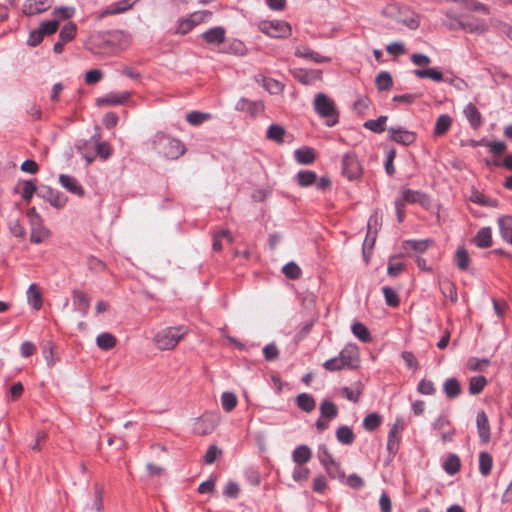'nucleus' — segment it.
<instances>
[{
	"instance_id": "603ef678",
	"label": "nucleus",
	"mask_w": 512,
	"mask_h": 512,
	"mask_svg": "<svg viewBox=\"0 0 512 512\" xmlns=\"http://www.w3.org/2000/svg\"><path fill=\"white\" fill-rule=\"evenodd\" d=\"M382 422V418L378 413H370L363 420V427L368 431L376 430Z\"/></svg>"
},
{
	"instance_id": "de8ad7c7",
	"label": "nucleus",
	"mask_w": 512,
	"mask_h": 512,
	"mask_svg": "<svg viewBox=\"0 0 512 512\" xmlns=\"http://www.w3.org/2000/svg\"><path fill=\"white\" fill-rule=\"evenodd\" d=\"M225 53L233 54L236 56H244L247 53L245 44L237 39H234L224 50Z\"/></svg>"
},
{
	"instance_id": "c03bdc74",
	"label": "nucleus",
	"mask_w": 512,
	"mask_h": 512,
	"mask_svg": "<svg viewBox=\"0 0 512 512\" xmlns=\"http://www.w3.org/2000/svg\"><path fill=\"white\" fill-rule=\"evenodd\" d=\"M352 333L362 342L367 343L371 341V335L367 327L360 323L355 322L353 323L352 327Z\"/></svg>"
},
{
	"instance_id": "cd10ccee",
	"label": "nucleus",
	"mask_w": 512,
	"mask_h": 512,
	"mask_svg": "<svg viewBox=\"0 0 512 512\" xmlns=\"http://www.w3.org/2000/svg\"><path fill=\"white\" fill-rule=\"evenodd\" d=\"M400 433L398 422L395 423L389 431L387 449L390 454L395 455L399 449V437Z\"/></svg>"
},
{
	"instance_id": "20e7f679",
	"label": "nucleus",
	"mask_w": 512,
	"mask_h": 512,
	"mask_svg": "<svg viewBox=\"0 0 512 512\" xmlns=\"http://www.w3.org/2000/svg\"><path fill=\"white\" fill-rule=\"evenodd\" d=\"M314 109L322 118H327V125L333 126L337 123L338 113L334 102L324 93H318L314 98Z\"/></svg>"
},
{
	"instance_id": "a211bd4d",
	"label": "nucleus",
	"mask_w": 512,
	"mask_h": 512,
	"mask_svg": "<svg viewBox=\"0 0 512 512\" xmlns=\"http://www.w3.org/2000/svg\"><path fill=\"white\" fill-rule=\"evenodd\" d=\"M59 182L63 188H65L68 192L75 194L77 196L84 195V189L79 184V182L72 176L61 174L59 176Z\"/></svg>"
},
{
	"instance_id": "393cba45",
	"label": "nucleus",
	"mask_w": 512,
	"mask_h": 512,
	"mask_svg": "<svg viewBox=\"0 0 512 512\" xmlns=\"http://www.w3.org/2000/svg\"><path fill=\"white\" fill-rule=\"evenodd\" d=\"M295 56L310 59L311 61H313L315 63H324V62L330 61L329 57L322 56L318 52H315L306 47H304V48L298 47L295 50Z\"/></svg>"
},
{
	"instance_id": "8fccbe9b",
	"label": "nucleus",
	"mask_w": 512,
	"mask_h": 512,
	"mask_svg": "<svg viewBox=\"0 0 512 512\" xmlns=\"http://www.w3.org/2000/svg\"><path fill=\"white\" fill-rule=\"evenodd\" d=\"M261 81H262V86L270 94L277 95V94L281 93L283 90V85L279 81H277L273 78L261 77Z\"/></svg>"
},
{
	"instance_id": "5fc2aeb1",
	"label": "nucleus",
	"mask_w": 512,
	"mask_h": 512,
	"mask_svg": "<svg viewBox=\"0 0 512 512\" xmlns=\"http://www.w3.org/2000/svg\"><path fill=\"white\" fill-rule=\"evenodd\" d=\"M222 239H226L228 242L233 241V237L228 230H221L216 232L213 236V250L220 251L222 249Z\"/></svg>"
},
{
	"instance_id": "39448f33",
	"label": "nucleus",
	"mask_w": 512,
	"mask_h": 512,
	"mask_svg": "<svg viewBox=\"0 0 512 512\" xmlns=\"http://www.w3.org/2000/svg\"><path fill=\"white\" fill-rule=\"evenodd\" d=\"M260 30L274 38L287 37L291 33L290 25L285 21H264L260 23Z\"/></svg>"
},
{
	"instance_id": "4be33fe9",
	"label": "nucleus",
	"mask_w": 512,
	"mask_h": 512,
	"mask_svg": "<svg viewBox=\"0 0 512 512\" xmlns=\"http://www.w3.org/2000/svg\"><path fill=\"white\" fill-rule=\"evenodd\" d=\"M500 235L504 241L512 244V217L502 216L498 219Z\"/></svg>"
},
{
	"instance_id": "72a5a7b5",
	"label": "nucleus",
	"mask_w": 512,
	"mask_h": 512,
	"mask_svg": "<svg viewBox=\"0 0 512 512\" xmlns=\"http://www.w3.org/2000/svg\"><path fill=\"white\" fill-rule=\"evenodd\" d=\"M336 438L344 445H351L355 440V434L350 427L343 425L336 430Z\"/></svg>"
},
{
	"instance_id": "f704fd0d",
	"label": "nucleus",
	"mask_w": 512,
	"mask_h": 512,
	"mask_svg": "<svg viewBox=\"0 0 512 512\" xmlns=\"http://www.w3.org/2000/svg\"><path fill=\"white\" fill-rule=\"evenodd\" d=\"M97 346L102 350H110L115 347L117 340L111 333L104 332L96 338Z\"/></svg>"
},
{
	"instance_id": "3c124183",
	"label": "nucleus",
	"mask_w": 512,
	"mask_h": 512,
	"mask_svg": "<svg viewBox=\"0 0 512 512\" xmlns=\"http://www.w3.org/2000/svg\"><path fill=\"white\" fill-rule=\"evenodd\" d=\"M297 183L302 187H308L316 182V174L313 171H300L296 175Z\"/></svg>"
},
{
	"instance_id": "aec40b11",
	"label": "nucleus",
	"mask_w": 512,
	"mask_h": 512,
	"mask_svg": "<svg viewBox=\"0 0 512 512\" xmlns=\"http://www.w3.org/2000/svg\"><path fill=\"white\" fill-rule=\"evenodd\" d=\"M466 119L468 120L469 124L474 129H478L482 125V116L478 108L472 104L469 103L465 106L463 111Z\"/></svg>"
},
{
	"instance_id": "5701e85b",
	"label": "nucleus",
	"mask_w": 512,
	"mask_h": 512,
	"mask_svg": "<svg viewBox=\"0 0 512 512\" xmlns=\"http://www.w3.org/2000/svg\"><path fill=\"white\" fill-rule=\"evenodd\" d=\"M311 457L312 451L307 445L297 446L292 453L293 461L299 466L309 462Z\"/></svg>"
},
{
	"instance_id": "338daca9",
	"label": "nucleus",
	"mask_w": 512,
	"mask_h": 512,
	"mask_svg": "<svg viewBox=\"0 0 512 512\" xmlns=\"http://www.w3.org/2000/svg\"><path fill=\"white\" fill-rule=\"evenodd\" d=\"M472 200L475 203H478V204H481V205H484V206H490V207H497L498 206V201L496 199L488 198L485 195H483L481 193H478V192H476L473 195Z\"/></svg>"
},
{
	"instance_id": "4c0bfd02",
	"label": "nucleus",
	"mask_w": 512,
	"mask_h": 512,
	"mask_svg": "<svg viewBox=\"0 0 512 512\" xmlns=\"http://www.w3.org/2000/svg\"><path fill=\"white\" fill-rule=\"evenodd\" d=\"M286 131L284 127L278 124H272L268 127L266 137L276 143H282L284 141V135Z\"/></svg>"
},
{
	"instance_id": "9d476101",
	"label": "nucleus",
	"mask_w": 512,
	"mask_h": 512,
	"mask_svg": "<svg viewBox=\"0 0 512 512\" xmlns=\"http://www.w3.org/2000/svg\"><path fill=\"white\" fill-rule=\"evenodd\" d=\"M342 365L354 369L359 363V352L356 345L348 344L339 353Z\"/></svg>"
},
{
	"instance_id": "e2e57ef3",
	"label": "nucleus",
	"mask_w": 512,
	"mask_h": 512,
	"mask_svg": "<svg viewBox=\"0 0 512 512\" xmlns=\"http://www.w3.org/2000/svg\"><path fill=\"white\" fill-rule=\"evenodd\" d=\"M382 290H383V294H384L385 301H386L387 305H389L391 307H397L400 302L397 293L391 287H388V286L383 287Z\"/></svg>"
},
{
	"instance_id": "7c9ffc66",
	"label": "nucleus",
	"mask_w": 512,
	"mask_h": 512,
	"mask_svg": "<svg viewBox=\"0 0 512 512\" xmlns=\"http://www.w3.org/2000/svg\"><path fill=\"white\" fill-rule=\"evenodd\" d=\"M295 159L300 164H311L315 160V152L312 148L302 147L294 152Z\"/></svg>"
},
{
	"instance_id": "0eeeda50",
	"label": "nucleus",
	"mask_w": 512,
	"mask_h": 512,
	"mask_svg": "<svg viewBox=\"0 0 512 512\" xmlns=\"http://www.w3.org/2000/svg\"><path fill=\"white\" fill-rule=\"evenodd\" d=\"M446 16L448 18H454L461 29L470 33L482 34L488 30V25L484 20L476 19L474 21H464L452 11H448Z\"/></svg>"
},
{
	"instance_id": "4468645a",
	"label": "nucleus",
	"mask_w": 512,
	"mask_h": 512,
	"mask_svg": "<svg viewBox=\"0 0 512 512\" xmlns=\"http://www.w3.org/2000/svg\"><path fill=\"white\" fill-rule=\"evenodd\" d=\"M217 425V418L213 415H205L195 422L194 431L199 435H207L214 431Z\"/></svg>"
},
{
	"instance_id": "ea45409f",
	"label": "nucleus",
	"mask_w": 512,
	"mask_h": 512,
	"mask_svg": "<svg viewBox=\"0 0 512 512\" xmlns=\"http://www.w3.org/2000/svg\"><path fill=\"white\" fill-rule=\"evenodd\" d=\"M387 119V116L382 115L375 120H367L363 126L374 133H382L385 131Z\"/></svg>"
},
{
	"instance_id": "6ab92c4d",
	"label": "nucleus",
	"mask_w": 512,
	"mask_h": 512,
	"mask_svg": "<svg viewBox=\"0 0 512 512\" xmlns=\"http://www.w3.org/2000/svg\"><path fill=\"white\" fill-rule=\"evenodd\" d=\"M138 0H121L117 3L111 4L107 9L101 12L100 18L108 15L123 13L131 9Z\"/></svg>"
},
{
	"instance_id": "6e6d98bb",
	"label": "nucleus",
	"mask_w": 512,
	"mask_h": 512,
	"mask_svg": "<svg viewBox=\"0 0 512 512\" xmlns=\"http://www.w3.org/2000/svg\"><path fill=\"white\" fill-rule=\"evenodd\" d=\"M210 118L211 115L209 113H203L198 111H192L186 115L187 122L194 126L200 125Z\"/></svg>"
},
{
	"instance_id": "b1692460",
	"label": "nucleus",
	"mask_w": 512,
	"mask_h": 512,
	"mask_svg": "<svg viewBox=\"0 0 512 512\" xmlns=\"http://www.w3.org/2000/svg\"><path fill=\"white\" fill-rule=\"evenodd\" d=\"M129 97H130V93H128V92H123L120 94L111 93L105 97L98 98L97 104L99 106L123 104L124 102H126L128 100Z\"/></svg>"
},
{
	"instance_id": "13d9d810",
	"label": "nucleus",
	"mask_w": 512,
	"mask_h": 512,
	"mask_svg": "<svg viewBox=\"0 0 512 512\" xmlns=\"http://www.w3.org/2000/svg\"><path fill=\"white\" fill-rule=\"evenodd\" d=\"M283 274L292 280L298 279L301 276V269L300 267L293 261L287 263L282 268Z\"/></svg>"
},
{
	"instance_id": "7ed1b4c3",
	"label": "nucleus",
	"mask_w": 512,
	"mask_h": 512,
	"mask_svg": "<svg viewBox=\"0 0 512 512\" xmlns=\"http://www.w3.org/2000/svg\"><path fill=\"white\" fill-rule=\"evenodd\" d=\"M27 217L30 224V241L35 244L44 242L50 237V231L43 224V219L36 211L35 207L27 211Z\"/></svg>"
},
{
	"instance_id": "a878e982",
	"label": "nucleus",
	"mask_w": 512,
	"mask_h": 512,
	"mask_svg": "<svg viewBox=\"0 0 512 512\" xmlns=\"http://www.w3.org/2000/svg\"><path fill=\"white\" fill-rule=\"evenodd\" d=\"M474 242L479 248H488L492 245V231L490 227L481 228L475 238Z\"/></svg>"
},
{
	"instance_id": "f03ea898",
	"label": "nucleus",
	"mask_w": 512,
	"mask_h": 512,
	"mask_svg": "<svg viewBox=\"0 0 512 512\" xmlns=\"http://www.w3.org/2000/svg\"><path fill=\"white\" fill-rule=\"evenodd\" d=\"M186 333L187 329L184 326L164 328L156 333L154 342L160 350H171Z\"/></svg>"
},
{
	"instance_id": "c756f323",
	"label": "nucleus",
	"mask_w": 512,
	"mask_h": 512,
	"mask_svg": "<svg viewBox=\"0 0 512 512\" xmlns=\"http://www.w3.org/2000/svg\"><path fill=\"white\" fill-rule=\"evenodd\" d=\"M297 406L304 412H311L316 407L315 399L308 393H301L296 398Z\"/></svg>"
},
{
	"instance_id": "09e8293b",
	"label": "nucleus",
	"mask_w": 512,
	"mask_h": 512,
	"mask_svg": "<svg viewBox=\"0 0 512 512\" xmlns=\"http://www.w3.org/2000/svg\"><path fill=\"white\" fill-rule=\"evenodd\" d=\"M487 384V380L484 376H474L469 381V392L472 395H477L482 392Z\"/></svg>"
},
{
	"instance_id": "58836bf2",
	"label": "nucleus",
	"mask_w": 512,
	"mask_h": 512,
	"mask_svg": "<svg viewBox=\"0 0 512 512\" xmlns=\"http://www.w3.org/2000/svg\"><path fill=\"white\" fill-rule=\"evenodd\" d=\"M455 263L458 269L466 271L470 265V256L464 247H459L455 253Z\"/></svg>"
},
{
	"instance_id": "052dcab7",
	"label": "nucleus",
	"mask_w": 512,
	"mask_h": 512,
	"mask_svg": "<svg viewBox=\"0 0 512 512\" xmlns=\"http://www.w3.org/2000/svg\"><path fill=\"white\" fill-rule=\"evenodd\" d=\"M92 509L96 512H102L103 510V487L96 484L94 486V500L92 503Z\"/></svg>"
},
{
	"instance_id": "dca6fc26",
	"label": "nucleus",
	"mask_w": 512,
	"mask_h": 512,
	"mask_svg": "<svg viewBox=\"0 0 512 512\" xmlns=\"http://www.w3.org/2000/svg\"><path fill=\"white\" fill-rule=\"evenodd\" d=\"M50 8L49 0H27L23 6V13L28 16L42 13Z\"/></svg>"
},
{
	"instance_id": "bf43d9fd",
	"label": "nucleus",
	"mask_w": 512,
	"mask_h": 512,
	"mask_svg": "<svg viewBox=\"0 0 512 512\" xmlns=\"http://www.w3.org/2000/svg\"><path fill=\"white\" fill-rule=\"evenodd\" d=\"M444 470L450 474L453 475L460 469V459L456 455H450L443 464Z\"/></svg>"
},
{
	"instance_id": "1a4fd4ad",
	"label": "nucleus",
	"mask_w": 512,
	"mask_h": 512,
	"mask_svg": "<svg viewBox=\"0 0 512 512\" xmlns=\"http://www.w3.org/2000/svg\"><path fill=\"white\" fill-rule=\"evenodd\" d=\"M37 195L49 202L55 208H62L67 202V198L62 193L48 186L41 187L38 190Z\"/></svg>"
},
{
	"instance_id": "69168bd1",
	"label": "nucleus",
	"mask_w": 512,
	"mask_h": 512,
	"mask_svg": "<svg viewBox=\"0 0 512 512\" xmlns=\"http://www.w3.org/2000/svg\"><path fill=\"white\" fill-rule=\"evenodd\" d=\"M58 26L59 22L57 20H51L42 22L39 26V29L43 35H52L57 31Z\"/></svg>"
},
{
	"instance_id": "680f3d73",
	"label": "nucleus",
	"mask_w": 512,
	"mask_h": 512,
	"mask_svg": "<svg viewBox=\"0 0 512 512\" xmlns=\"http://www.w3.org/2000/svg\"><path fill=\"white\" fill-rule=\"evenodd\" d=\"M422 198H424V194H422L418 191L405 189L402 191V198H400L399 200H403V204L405 202L417 203V202H421Z\"/></svg>"
},
{
	"instance_id": "ddd939ff",
	"label": "nucleus",
	"mask_w": 512,
	"mask_h": 512,
	"mask_svg": "<svg viewBox=\"0 0 512 512\" xmlns=\"http://www.w3.org/2000/svg\"><path fill=\"white\" fill-rule=\"evenodd\" d=\"M72 300L75 310L79 311L83 317L88 313L90 307V297L85 292L75 289L72 292Z\"/></svg>"
},
{
	"instance_id": "412c9836",
	"label": "nucleus",
	"mask_w": 512,
	"mask_h": 512,
	"mask_svg": "<svg viewBox=\"0 0 512 512\" xmlns=\"http://www.w3.org/2000/svg\"><path fill=\"white\" fill-rule=\"evenodd\" d=\"M431 244H432V241L430 239L406 240L403 242L402 247L406 253H409L410 251H414L417 253H423L428 249V247Z\"/></svg>"
},
{
	"instance_id": "2eb2a0df",
	"label": "nucleus",
	"mask_w": 512,
	"mask_h": 512,
	"mask_svg": "<svg viewBox=\"0 0 512 512\" xmlns=\"http://www.w3.org/2000/svg\"><path fill=\"white\" fill-rule=\"evenodd\" d=\"M476 425L478 430V435L483 443H487L490 440V425L488 421V417L484 411H480L477 413L476 417Z\"/></svg>"
},
{
	"instance_id": "a18cd8bd",
	"label": "nucleus",
	"mask_w": 512,
	"mask_h": 512,
	"mask_svg": "<svg viewBox=\"0 0 512 512\" xmlns=\"http://www.w3.org/2000/svg\"><path fill=\"white\" fill-rule=\"evenodd\" d=\"M452 124V118L449 115H440L436 121L434 133L436 135H442L446 133Z\"/></svg>"
},
{
	"instance_id": "864d4df0",
	"label": "nucleus",
	"mask_w": 512,
	"mask_h": 512,
	"mask_svg": "<svg viewBox=\"0 0 512 512\" xmlns=\"http://www.w3.org/2000/svg\"><path fill=\"white\" fill-rule=\"evenodd\" d=\"M211 16H212V12H210L208 10H201V11H196V12L191 13L188 16V19H189L190 23L192 24V26L195 27V26L209 20Z\"/></svg>"
},
{
	"instance_id": "4d7b16f0",
	"label": "nucleus",
	"mask_w": 512,
	"mask_h": 512,
	"mask_svg": "<svg viewBox=\"0 0 512 512\" xmlns=\"http://www.w3.org/2000/svg\"><path fill=\"white\" fill-rule=\"evenodd\" d=\"M237 397L232 392H224L221 396V404L225 411H232L237 405Z\"/></svg>"
},
{
	"instance_id": "a19ab883",
	"label": "nucleus",
	"mask_w": 512,
	"mask_h": 512,
	"mask_svg": "<svg viewBox=\"0 0 512 512\" xmlns=\"http://www.w3.org/2000/svg\"><path fill=\"white\" fill-rule=\"evenodd\" d=\"M91 141H93L92 149H95V156L98 155L102 159H107L110 156L111 152L108 143L99 142L97 135L92 136Z\"/></svg>"
},
{
	"instance_id": "f8f14e48",
	"label": "nucleus",
	"mask_w": 512,
	"mask_h": 512,
	"mask_svg": "<svg viewBox=\"0 0 512 512\" xmlns=\"http://www.w3.org/2000/svg\"><path fill=\"white\" fill-rule=\"evenodd\" d=\"M264 108V103L261 100L251 101L244 97L240 98L235 105L237 111H246L251 116H256L263 112Z\"/></svg>"
},
{
	"instance_id": "473e14b6",
	"label": "nucleus",
	"mask_w": 512,
	"mask_h": 512,
	"mask_svg": "<svg viewBox=\"0 0 512 512\" xmlns=\"http://www.w3.org/2000/svg\"><path fill=\"white\" fill-rule=\"evenodd\" d=\"M27 298L29 304L35 309L39 310L42 307V296L36 284H31L27 291Z\"/></svg>"
},
{
	"instance_id": "774afa93",
	"label": "nucleus",
	"mask_w": 512,
	"mask_h": 512,
	"mask_svg": "<svg viewBox=\"0 0 512 512\" xmlns=\"http://www.w3.org/2000/svg\"><path fill=\"white\" fill-rule=\"evenodd\" d=\"M264 358L267 361H273L278 358L279 350L274 343L268 344L263 348Z\"/></svg>"
},
{
	"instance_id": "c9c22d12",
	"label": "nucleus",
	"mask_w": 512,
	"mask_h": 512,
	"mask_svg": "<svg viewBox=\"0 0 512 512\" xmlns=\"http://www.w3.org/2000/svg\"><path fill=\"white\" fill-rule=\"evenodd\" d=\"M320 414L323 418L331 420L338 415V408L332 401L324 399L320 404Z\"/></svg>"
},
{
	"instance_id": "37998d69",
	"label": "nucleus",
	"mask_w": 512,
	"mask_h": 512,
	"mask_svg": "<svg viewBox=\"0 0 512 512\" xmlns=\"http://www.w3.org/2000/svg\"><path fill=\"white\" fill-rule=\"evenodd\" d=\"M414 74L418 78H430L436 82L445 81V78L443 77L442 72H440L434 68L416 69V70H414Z\"/></svg>"
},
{
	"instance_id": "bb28decb",
	"label": "nucleus",
	"mask_w": 512,
	"mask_h": 512,
	"mask_svg": "<svg viewBox=\"0 0 512 512\" xmlns=\"http://www.w3.org/2000/svg\"><path fill=\"white\" fill-rule=\"evenodd\" d=\"M457 2L461 8L469 10V11H477L481 12L485 15L490 14V9L487 5L477 1V0H454Z\"/></svg>"
},
{
	"instance_id": "c85d7f7f",
	"label": "nucleus",
	"mask_w": 512,
	"mask_h": 512,
	"mask_svg": "<svg viewBox=\"0 0 512 512\" xmlns=\"http://www.w3.org/2000/svg\"><path fill=\"white\" fill-rule=\"evenodd\" d=\"M443 390L447 398L455 399L461 393V386L456 378H449L444 382Z\"/></svg>"
},
{
	"instance_id": "2f4dec72",
	"label": "nucleus",
	"mask_w": 512,
	"mask_h": 512,
	"mask_svg": "<svg viewBox=\"0 0 512 512\" xmlns=\"http://www.w3.org/2000/svg\"><path fill=\"white\" fill-rule=\"evenodd\" d=\"M295 77L303 84L309 85L320 80L322 77L321 70H301Z\"/></svg>"
},
{
	"instance_id": "6e6552de",
	"label": "nucleus",
	"mask_w": 512,
	"mask_h": 512,
	"mask_svg": "<svg viewBox=\"0 0 512 512\" xmlns=\"http://www.w3.org/2000/svg\"><path fill=\"white\" fill-rule=\"evenodd\" d=\"M362 172L361 165L354 154H345L342 159V173L349 180L357 179Z\"/></svg>"
},
{
	"instance_id": "0e129e2a",
	"label": "nucleus",
	"mask_w": 512,
	"mask_h": 512,
	"mask_svg": "<svg viewBox=\"0 0 512 512\" xmlns=\"http://www.w3.org/2000/svg\"><path fill=\"white\" fill-rule=\"evenodd\" d=\"M37 187L34 181L27 180L23 183L22 188V198L29 202L31 198L33 197L34 193H36Z\"/></svg>"
},
{
	"instance_id": "9b49d317",
	"label": "nucleus",
	"mask_w": 512,
	"mask_h": 512,
	"mask_svg": "<svg viewBox=\"0 0 512 512\" xmlns=\"http://www.w3.org/2000/svg\"><path fill=\"white\" fill-rule=\"evenodd\" d=\"M390 140L408 146L416 140L414 132L408 131L402 127H390L388 129Z\"/></svg>"
},
{
	"instance_id": "f257e3e1",
	"label": "nucleus",
	"mask_w": 512,
	"mask_h": 512,
	"mask_svg": "<svg viewBox=\"0 0 512 512\" xmlns=\"http://www.w3.org/2000/svg\"><path fill=\"white\" fill-rule=\"evenodd\" d=\"M154 150L167 159H177L185 152L183 143L175 138H171L161 132L155 134L153 138Z\"/></svg>"
},
{
	"instance_id": "423d86ee",
	"label": "nucleus",
	"mask_w": 512,
	"mask_h": 512,
	"mask_svg": "<svg viewBox=\"0 0 512 512\" xmlns=\"http://www.w3.org/2000/svg\"><path fill=\"white\" fill-rule=\"evenodd\" d=\"M318 459L331 477L342 476L339 471V463L335 461L327 446L324 444L318 447Z\"/></svg>"
},
{
	"instance_id": "79ce46f5",
	"label": "nucleus",
	"mask_w": 512,
	"mask_h": 512,
	"mask_svg": "<svg viewBox=\"0 0 512 512\" xmlns=\"http://www.w3.org/2000/svg\"><path fill=\"white\" fill-rule=\"evenodd\" d=\"M493 466L492 456L488 452L479 454V471L482 476H488Z\"/></svg>"
},
{
	"instance_id": "49530a36",
	"label": "nucleus",
	"mask_w": 512,
	"mask_h": 512,
	"mask_svg": "<svg viewBox=\"0 0 512 512\" xmlns=\"http://www.w3.org/2000/svg\"><path fill=\"white\" fill-rule=\"evenodd\" d=\"M77 31V27L73 22L66 23L60 33H59V40L63 41V43H67L75 38Z\"/></svg>"
},
{
	"instance_id": "e433bc0d",
	"label": "nucleus",
	"mask_w": 512,
	"mask_h": 512,
	"mask_svg": "<svg viewBox=\"0 0 512 512\" xmlns=\"http://www.w3.org/2000/svg\"><path fill=\"white\" fill-rule=\"evenodd\" d=\"M375 85L380 91H387L393 86V79L389 72L382 71L380 72L375 79Z\"/></svg>"
},
{
	"instance_id": "f3484780",
	"label": "nucleus",
	"mask_w": 512,
	"mask_h": 512,
	"mask_svg": "<svg viewBox=\"0 0 512 512\" xmlns=\"http://www.w3.org/2000/svg\"><path fill=\"white\" fill-rule=\"evenodd\" d=\"M226 31L222 26L213 27L202 33V39L209 44H222L225 41Z\"/></svg>"
}]
</instances>
